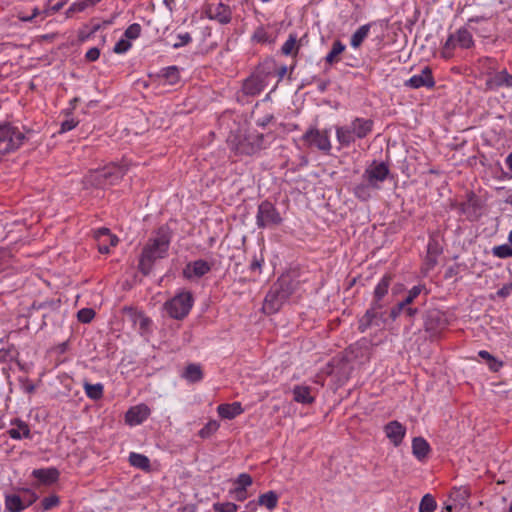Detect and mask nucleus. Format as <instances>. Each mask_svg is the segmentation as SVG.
Returning <instances> with one entry per match:
<instances>
[{"label":"nucleus","instance_id":"obj_46","mask_svg":"<svg viewBox=\"0 0 512 512\" xmlns=\"http://www.w3.org/2000/svg\"><path fill=\"white\" fill-rule=\"evenodd\" d=\"M130 41L126 39H120L114 46L113 51L117 54L126 53L131 48Z\"/></svg>","mask_w":512,"mask_h":512},{"label":"nucleus","instance_id":"obj_56","mask_svg":"<svg viewBox=\"0 0 512 512\" xmlns=\"http://www.w3.org/2000/svg\"><path fill=\"white\" fill-rule=\"evenodd\" d=\"M38 14H39V10H38V8H34V9H33V13H32V15H30V16H27V15L22 16V15H20V16H19V19H20V20H22V21H24V22H29V21H31L33 18H35Z\"/></svg>","mask_w":512,"mask_h":512},{"label":"nucleus","instance_id":"obj_23","mask_svg":"<svg viewBox=\"0 0 512 512\" xmlns=\"http://www.w3.org/2000/svg\"><path fill=\"white\" fill-rule=\"evenodd\" d=\"M11 425L13 427L7 431L10 438L14 440L31 438L30 428L26 422L20 419H15L14 421L11 422Z\"/></svg>","mask_w":512,"mask_h":512},{"label":"nucleus","instance_id":"obj_60","mask_svg":"<svg viewBox=\"0 0 512 512\" xmlns=\"http://www.w3.org/2000/svg\"><path fill=\"white\" fill-rule=\"evenodd\" d=\"M405 312L409 317H414L418 313V309L407 306Z\"/></svg>","mask_w":512,"mask_h":512},{"label":"nucleus","instance_id":"obj_40","mask_svg":"<svg viewBox=\"0 0 512 512\" xmlns=\"http://www.w3.org/2000/svg\"><path fill=\"white\" fill-rule=\"evenodd\" d=\"M425 289L424 285H415L409 291L405 299L402 301L403 304L407 307L414 302V300L420 295V293Z\"/></svg>","mask_w":512,"mask_h":512},{"label":"nucleus","instance_id":"obj_18","mask_svg":"<svg viewBox=\"0 0 512 512\" xmlns=\"http://www.w3.org/2000/svg\"><path fill=\"white\" fill-rule=\"evenodd\" d=\"M150 408L146 404L131 407L125 414V422L130 426L143 423L150 415Z\"/></svg>","mask_w":512,"mask_h":512},{"label":"nucleus","instance_id":"obj_44","mask_svg":"<svg viewBox=\"0 0 512 512\" xmlns=\"http://www.w3.org/2000/svg\"><path fill=\"white\" fill-rule=\"evenodd\" d=\"M95 317V312L91 308H83L78 311L77 318L81 323H89Z\"/></svg>","mask_w":512,"mask_h":512},{"label":"nucleus","instance_id":"obj_25","mask_svg":"<svg viewBox=\"0 0 512 512\" xmlns=\"http://www.w3.org/2000/svg\"><path fill=\"white\" fill-rule=\"evenodd\" d=\"M293 399L297 403L312 404L315 401V396L312 395V389L305 385H296L293 390Z\"/></svg>","mask_w":512,"mask_h":512},{"label":"nucleus","instance_id":"obj_24","mask_svg":"<svg viewBox=\"0 0 512 512\" xmlns=\"http://www.w3.org/2000/svg\"><path fill=\"white\" fill-rule=\"evenodd\" d=\"M219 416L223 419H234L244 412L242 404L240 402H233L230 404H220L217 407Z\"/></svg>","mask_w":512,"mask_h":512},{"label":"nucleus","instance_id":"obj_36","mask_svg":"<svg viewBox=\"0 0 512 512\" xmlns=\"http://www.w3.org/2000/svg\"><path fill=\"white\" fill-rule=\"evenodd\" d=\"M129 462L132 466L142 469L148 470L150 467V460L143 454L131 452L129 455Z\"/></svg>","mask_w":512,"mask_h":512},{"label":"nucleus","instance_id":"obj_11","mask_svg":"<svg viewBox=\"0 0 512 512\" xmlns=\"http://www.w3.org/2000/svg\"><path fill=\"white\" fill-rule=\"evenodd\" d=\"M388 175L389 167L385 163L373 162L365 169L362 178L364 181L369 182L374 189H380L381 183L386 180Z\"/></svg>","mask_w":512,"mask_h":512},{"label":"nucleus","instance_id":"obj_7","mask_svg":"<svg viewBox=\"0 0 512 512\" xmlns=\"http://www.w3.org/2000/svg\"><path fill=\"white\" fill-rule=\"evenodd\" d=\"M26 140L25 133L11 123L0 124V153L6 154L19 149Z\"/></svg>","mask_w":512,"mask_h":512},{"label":"nucleus","instance_id":"obj_27","mask_svg":"<svg viewBox=\"0 0 512 512\" xmlns=\"http://www.w3.org/2000/svg\"><path fill=\"white\" fill-rule=\"evenodd\" d=\"M372 24L367 23L360 26L351 36L350 45L352 48H359L363 41L368 37Z\"/></svg>","mask_w":512,"mask_h":512},{"label":"nucleus","instance_id":"obj_2","mask_svg":"<svg viewBox=\"0 0 512 512\" xmlns=\"http://www.w3.org/2000/svg\"><path fill=\"white\" fill-rule=\"evenodd\" d=\"M486 18L482 16L469 18L464 27L459 28L454 33H451L445 41L441 55L445 59H449L453 56L455 48L470 49L474 46V40L471 34V30L475 31L473 26L474 23L485 21Z\"/></svg>","mask_w":512,"mask_h":512},{"label":"nucleus","instance_id":"obj_37","mask_svg":"<svg viewBox=\"0 0 512 512\" xmlns=\"http://www.w3.org/2000/svg\"><path fill=\"white\" fill-rule=\"evenodd\" d=\"M162 77L169 85H175L180 79L179 70L176 66H169L162 70Z\"/></svg>","mask_w":512,"mask_h":512},{"label":"nucleus","instance_id":"obj_53","mask_svg":"<svg viewBox=\"0 0 512 512\" xmlns=\"http://www.w3.org/2000/svg\"><path fill=\"white\" fill-rule=\"evenodd\" d=\"M88 7H89V5L87 4L86 0H82V1H78V2L74 3L71 6V10L76 11V12H82L85 9H87Z\"/></svg>","mask_w":512,"mask_h":512},{"label":"nucleus","instance_id":"obj_64","mask_svg":"<svg viewBox=\"0 0 512 512\" xmlns=\"http://www.w3.org/2000/svg\"><path fill=\"white\" fill-rule=\"evenodd\" d=\"M447 510H448V511H451V510H452V507H451V506H447Z\"/></svg>","mask_w":512,"mask_h":512},{"label":"nucleus","instance_id":"obj_29","mask_svg":"<svg viewBox=\"0 0 512 512\" xmlns=\"http://www.w3.org/2000/svg\"><path fill=\"white\" fill-rule=\"evenodd\" d=\"M85 394L91 400H100L104 394V386L101 383L91 384L87 381L83 383Z\"/></svg>","mask_w":512,"mask_h":512},{"label":"nucleus","instance_id":"obj_8","mask_svg":"<svg viewBox=\"0 0 512 512\" xmlns=\"http://www.w3.org/2000/svg\"><path fill=\"white\" fill-rule=\"evenodd\" d=\"M283 218L274 204L265 200L257 208L256 225L260 229L275 228L280 226Z\"/></svg>","mask_w":512,"mask_h":512},{"label":"nucleus","instance_id":"obj_51","mask_svg":"<svg viewBox=\"0 0 512 512\" xmlns=\"http://www.w3.org/2000/svg\"><path fill=\"white\" fill-rule=\"evenodd\" d=\"M253 39L257 42H266L267 41V33L263 28H259L255 31L253 35Z\"/></svg>","mask_w":512,"mask_h":512},{"label":"nucleus","instance_id":"obj_41","mask_svg":"<svg viewBox=\"0 0 512 512\" xmlns=\"http://www.w3.org/2000/svg\"><path fill=\"white\" fill-rule=\"evenodd\" d=\"M220 425L216 420H210L202 429L199 431V436L201 438H208L212 434H214Z\"/></svg>","mask_w":512,"mask_h":512},{"label":"nucleus","instance_id":"obj_1","mask_svg":"<svg viewBox=\"0 0 512 512\" xmlns=\"http://www.w3.org/2000/svg\"><path fill=\"white\" fill-rule=\"evenodd\" d=\"M170 243L171 232L167 226H161L152 234L145 243L140 255L138 268L142 274L148 275L154 263L168 255Z\"/></svg>","mask_w":512,"mask_h":512},{"label":"nucleus","instance_id":"obj_42","mask_svg":"<svg viewBox=\"0 0 512 512\" xmlns=\"http://www.w3.org/2000/svg\"><path fill=\"white\" fill-rule=\"evenodd\" d=\"M141 31H142L141 25L138 23H133L126 28V30L124 32V36L128 40H135L141 35Z\"/></svg>","mask_w":512,"mask_h":512},{"label":"nucleus","instance_id":"obj_30","mask_svg":"<svg viewBox=\"0 0 512 512\" xmlns=\"http://www.w3.org/2000/svg\"><path fill=\"white\" fill-rule=\"evenodd\" d=\"M28 505H25L18 495L5 496V508L9 512H22Z\"/></svg>","mask_w":512,"mask_h":512},{"label":"nucleus","instance_id":"obj_4","mask_svg":"<svg viewBox=\"0 0 512 512\" xmlns=\"http://www.w3.org/2000/svg\"><path fill=\"white\" fill-rule=\"evenodd\" d=\"M125 174L126 169L123 166L112 163L103 168L90 171L84 177V184L104 189L117 184Z\"/></svg>","mask_w":512,"mask_h":512},{"label":"nucleus","instance_id":"obj_5","mask_svg":"<svg viewBox=\"0 0 512 512\" xmlns=\"http://www.w3.org/2000/svg\"><path fill=\"white\" fill-rule=\"evenodd\" d=\"M228 143L236 153L242 155H253L264 149V135L257 132H250L245 135H232Z\"/></svg>","mask_w":512,"mask_h":512},{"label":"nucleus","instance_id":"obj_49","mask_svg":"<svg viewBox=\"0 0 512 512\" xmlns=\"http://www.w3.org/2000/svg\"><path fill=\"white\" fill-rule=\"evenodd\" d=\"M406 306L403 304L402 301H400L396 306H394L391 310H390V314L389 316L395 320L396 318L399 317V315L401 314V312L403 310H405Z\"/></svg>","mask_w":512,"mask_h":512},{"label":"nucleus","instance_id":"obj_62","mask_svg":"<svg viewBox=\"0 0 512 512\" xmlns=\"http://www.w3.org/2000/svg\"><path fill=\"white\" fill-rule=\"evenodd\" d=\"M505 164L512 171V152L506 157Z\"/></svg>","mask_w":512,"mask_h":512},{"label":"nucleus","instance_id":"obj_14","mask_svg":"<svg viewBox=\"0 0 512 512\" xmlns=\"http://www.w3.org/2000/svg\"><path fill=\"white\" fill-rule=\"evenodd\" d=\"M485 84L489 90H498L502 87L512 88V75L506 69L491 72L487 75Z\"/></svg>","mask_w":512,"mask_h":512},{"label":"nucleus","instance_id":"obj_9","mask_svg":"<svg viewBox=\"0 0 512 512\" xmlns=\"http://www.w3.org/2000/svg\"><path fill=\"white\" fill-rule=\"evenodd\" d=\"M302 139L309 146L316 147L325 153H329L332 148L329 129L319 130L317 128H309L304 133Z\"/></svg>","mask_w":512,"mask_h":512},{"label":"nucleus","instance_id":"obj_47","mask_svg":"<svg viewBox=\"0 0 512 512\" xmlns=\"http://www.w3.org/2000/svg\"><path fill=\"white\" fill-rule=\"evenodd\" d=\"M177 38L179 39V42L173 44V48L175 49L183 47L192 41V37L188 32L179 34Z\"/></svg>","mask_w":512,"mask_h":512},{"label":"nucleus","instance_id":"obj_33","mask_svg":"<svg viewBox=\"0 0 512 512\" xmlns=\"http://www.w3.org/2000/svg\"><path fill=\"white\" fill-rule=\"evenodd\" d=\"M300 45L297 41V35L295 33L289 34L288 39L284 42L281 47V52L288 55H296L299 51Z\"/></svg>","mask_w":512,"mask_h":512},{"label":"nucleus","instance_id":"obj_39","mask_svg":"<svg viewBox=\"0 0 512 512\" xmlns=\"http://www.w3.org/2000/svg\"><path fill=\"white\" fill-rule=\"evenodd\" d=\"M492 254L500 259L512 257V246L509 244H502L492 248Z\"/></svg>","mask_w":512,"mask_h":512},{"label":"nucleus","instance_id":"obj_55","mask_svg":"<svg viewBox=\"0 0 512 512\" xmlns=\"http://www.w3.org/2000/svg\"><path fill=\"white\" fill-rule=\"evenodd\" d=\"M489 368L494 371V372H497L500 370V368L503 366V363L497 359H495L493 357V359H490L489 361Z\"/></svg>","mask_w":512,"mask_h":512},{"label":"nucleus","instance_id":"obj_10","mask_svg":"<svg viewBox=\"0 0 512 512\" xmlns=\"http://www.w3.org/2000/svg\"><path fill=\"white\" fill-rule=\"evenodd\" d=\"M383 309V307H374L370 304L359 320V331L363 333L372 327L382 328L386 322V312L382 311Z\"/></svg>","mask_w":512,"mask_h":512},{"label":"nucleus","instance_id":"obj_31","mask_svg":"<svg viewBox=\"0 0 512 512\" xmlns=\"http://www.w3.org/2000/svg\"><path fill=\"white\" fill-rule=\"evenodd\" d=\"M345 49L346 46L341 41H334L331 50L325 56V62L329 65L337 63L339 61V55L342 54Z\"/></svg>","mask_w":512,"mask_h":512},{"label":"nucleus","instance_id":"obj_35","mask_svg":"<svg viewBox=\"0 0 512 512\" xmlns=\"http://www.w3.org/2000/svg\"><path fill=\"white\" fill-rule=\"evenodd\" d=\"M183 377L192 383L200 381L203 378L201 367L197 364H189L183 373Z\"/></svg>","mask_w":512,"mask_h":512},{"label":"nucleus","instance_id":"obj_45","mask_svg":"<svg viewBox=\"0 0 512 512\" xmlns=\"http://www.w3.org/2000/svg\"><path fill=\"white\" fill-rule=\"evenodd\" d=\"M213 509L216 512H236L238 510V506L231 502L215 503L213 505Z\"/></svg>","mask_w":512,"mask_h":512},{"label":"nucleus","instance_id":"obj_50","mask_svg":"<svg viewBox=\"0 0 512 512\" xmlns=\"http://www.w3.org/2000/svg\"><path fill=\"white\" fill-rule=\"evenodd\" d=\"M99 57H100V50L96 47L90 48L86 52V55H85V58L90 62H94V61L98 60Z\"/></svg>","mask_w":512,"mask_h":512},{"label":"nucleus","instance_id":"obj_21","mask_svg":"<svg viewBox=\"0 0 512 512\" xmlns=\"http://www.w3.org/2000/svg\"><path fill=\"white\" fill-rule=\"evenodd\" d=\"M59 475L60 473L55 467L34 469L32 471V476L44 485H51L57 482Z\"/></svg>","mask_w":512,"mask_h":512},{"label":"nucleus","instance_id":"obj_20","mask_svg":"<svg viewBox=\"0 0 512 512\" xmlns=\"http://www.w3.org/2000/svg\"><path fill=\"white\" fill-rule=\"evenodd\" d=\"M253 483L252 477L247 473H241L235 480L236 487L231 491L238 501H244L247 498L246 489Z\"/></svg>","mask_w":512,"mask_h":512},{"label":"nucleus","instance_id":"obj_43","mask_svg":"<svg viewBox=\"0 0 512 512\" xmlns=\"http://www.w3.org/2000/svg\"><path fill=\"white\" fill-rule=\"evenodd\" d=\"M60 503V498L57 496V495H49L47 497H45L42 502H41V505H42V509L44 511H48V510H51L55 507H57Z\"/></svg>","mask_w":512,"mask_h":512},{"label":"nucleus","instance_id":"obj_15","mask_svg":"<svg viewBox=\"0 0 512 512\" xmlns=\"http://www.w3.org/2000/svg\"><path fill=\"white\" fill-rule=\"evenodd\" d=\"M206 13L209 19L216 20L220 24H228L232 19L230 7L222 2L210 4Z\"/></svg>","mask_w":512,"mask_h":512},{"label":"nucleus","instance_id":"obj_58","mask_svg":"<svg viewBox=\"0 0 512 512\" xmlns=\"http://www.w3.org/2000/svg\"><path fill=\"white\" fill-rule=\"evenodd\" d=\"M431 249H432V243L430 242V243L428 244V256H427V259H428V261H429V264H430L431 266H434V265L436 264V259H435V257H432V256H431Z\"/></svg>","mask_w":512,"mask_h":512},{"label":"nucleus","instance_id":"obj_17","mask_svg":"<svg viewBox=\"0 0 512 512\" xmlns=\"http://www.w3.org/2000/svg\"><path fill=\"white\" fill-rule=\"evenodd\" d=\"M98 241V251L102 254L110 252V247H114L118 243L116 235L112 234L108 228H99L94 232Z\"/></svg>","mask_w":512,"mask_h":512},{"label":"nucleus","instance_id":"obj_54","mask_svg":"<svg viewBox=\"0 0 512 512\" xmlns=\"http://www.w3.org/2000/svg\"><path fill=\"white\" fill-rule=\"evenodd\" d=\"M273 118L274 117L272 114H266L257 120V125L266 127L273 120Z\"/></svg>","mask_w":512,"mask_h":512},{"label":"nucleus","instance_id":"obj_13","mask_svg":"<svg viewBox=\"0 0 512 512\" xmlns=\"http://www.w3.org/2000/svg\"><path fill=\"white\" fill-rule=\"evenodd\" d=\"M404 85L409 88L419 89L421 87L433 88L435 80L430 67L426 66L420 74H415L405 81Z\"/></svg>","mask_w":512,"mask_h":512},{"label":"nucleus","instance_id":"obj_6","mask_svg":"<svg viewBox=\"0 0 512 512\" xmlns=\"http://www.w3.org/2000/svg\"><path fill=\"white\" fill-rule=\"evenodd\" d=\"M193 303L192 293L182 290L164 303V309L171 318L182 320L189 314Z\"/></svg>","mask_w":512,"mask_h":512},{"label":"nucleus","instance_id":"obj_57","mask_svg":"<svg viewBox=\"0 0 512 512\" xmlns=\"http://www.w3.org/2000/svg\"><path fill=\"white\" fill-rule=\"evenodd\" d=\"M263 264V259H257L255 258L252 263L250 264V269L251 270H258V269H261V266Z\"/></svg>","mask_w":512,"mask_h":512},{"label":"nucleus","instance_id":"obj_32","mask_svg":"<svg viewBox=\"0 0 512 512\" xmlns=\"http://www.w3.org/2000/svg\"><path fill=\"white\" fill-rule=\"evenodd\" d=\"M372 189L374 188L372 187V185H370L369 182L363 181L355 185V187L353 188V193L355 197L358 198L359 200L367 201L368 199L371 198Z\"/></svg>","mask_w":512,"mask_h":512},{"label":"nucleus","instance_id":"obj_28","mask_svg":"<svg viewBox=\"0 0 512 512\" xmlns=\"http://www.w3.org/2000/svg\"><path fill=\"white\" fill-rule=\"evenodd\" d=\"M127 312L133 324L135 326H139V330L141 333H144L145 331L148 330L151 324L150 318L146 317L142 312L136 311L132 308H129Z\"/></svg>","mask_w":512,"mask_h":512},{"label":"nucleus","instance_id":"obj_16","mask_svg":"<svg viewBox=\"0 0 512 512\" xmlns=\"http://www.w3.org/2000/svg\"><path fill=\"white\" fill-rule=\"evenodd\" d=\"M383 430L386 437L395 447L401 445L406 435V427L396 420L388 422Z\"/></svg>","mask_w":512,"mask_h":512},{"label":"nucleus","instance_id":"obj_52","mask_svg":"<svg viewBox=\"0 0 512 512\" xmlns=\"http://www.w3.org/2000/svg\"><path fill=\"white\" fill-rule=\"evenodd\" d=\"M511 291H512V283H509V284L504 285L502 288H500L497 291V295L501 298H505L510 295Z\"/></svg>","mask_w":512,"mask_h":512},{"label":"nucleus","instance_id":"obj_38","mask_svg":"<svg viewBox=\"0 0 512 512\" xmlns=\"http://www.w3.org/2000/svg\"><path fill=\"white\" fill-rule=\"evenodd\" d=\"M437 507L436 501L430 494H426L420 501L419 512H434Z\"/></svg>","mask_w":512,"mask_h":512},{"label":"nucleus","instance_id":"obj_61","mask_svg":"<svg viewBox=\"0 0 512 512\" xmlns=\"http://www.w3.org/2000/svg\"><path fill=\"white\" fill-rule=\"evenodd\" d=\"M287 73V66L283 65L277 70L279 79H282Z\"/></svg>","mask_w":512,"mask_h":512},{"label":"nucleus","instance_id":"obj_19","mask_svg":"<svg viewBox=\"0 0 512 512\" xmlns=\"http://www.w3.org/2000/svg\"><path fill=\"white\" fill-rule=\"evenodd\" d=\"M210 270L211 265L207 261L199 259L187 264L186 268L183 270V274L187 279L193 277L199 278L207 274Z\"/></svg>","mask_w":512,"mask_h":512},{"label":"nucleus","instance_id":"obj_59","mask_svg":"<svg viewBox=\"0 0 512 512\" xmlns=\"http://www.w3.org/2000/svg\"><path fill=\"white\" fill-rule=\"evenodd\" d=\"M478 355L482 358V359H485L487 361H489L490 359H493V356L486 350H481L478 352Z\"/></svg>","mask_w":512,"mask_h":512},{"label":"nucleus","instance_id":"obj_48","mask_svg":"<svg viewBox=\"0 0 512 512\" xmlns=\"http://www.w3.org/2000/svg\"><path fill=\"white\" fill-rule=\"evenodd\" d=\"M77 125H78V121H76L75 119H73V118L67 119L62 122L60 132L64 133V132L71 131Z\"/></svg>","mask_w":512,"mask_h":512},{"label":"nucleus","instance_id":"obj_22","mask_svg":"<svg viewBox=\"0 0 512 512\" xmlns=\"http://www.w3.org/2000/svg\"><path fill=\"white\" fill-rule=\"evenodd\" d=\"M265 86L266 84L262 77L252 75L244 81L242 90L245 95L256 96L264 90Z\"/></svg>","mask_w":512,"mask_h":512},{"label":"nucleus","instance_id":"obj_63","mask_svg":"<svg viewBox=\"0 0 512 512\" xmlns=\"http://www.w3.org/2000/svg\"><path fill=\"white\" fill-rule=\"evenodd\" d=\"M508 240L512 244V230L510 231V233L508 235Z\"/></svg>","mask_w":512,"mask_h":512},{"label":"nucleus","instance_id":"obj_3","mask_svg":"<svg viewBox=\"0 0 512 512\" xmlns=\"http://www.w3.org/2000/svg\"><path fill=\"white\" fill-rule=\"evenodd\" d=\"M371 119L356 117L350 124L336 127V138L340 146L349 147L357 139L367 137L373 129Z\"/></svg>","mask_w":512,"mask_h":512},{"label":"nucleus","instance_id":"obj_12","mask_svg":"<svg viewBox=\"0 0 512 512\" xmlns=\"http://www.w3.org/2000/svg\"><path fill=\"white\" fill-rule=\"evenodd\" d=\"M392 282V275L391 274H384L382 278L379 280L377 285L374 288L373 291V298L370 304H372L374 307H383L385 308L387 306V302L385 300L390 284Z\"/></svg>","mask_w":512,"mask_h":512},{"label":"nucleus","instance_id":"obj_26","mask_svg":"<svg viewBox=\"0 0 512 512\" xmlns=\"http://www.w3.org/2000/svg\"><path fill=\"white\" fill-rule=\"evenodd\" d=\"M431 448L429 443L423 437H415L412 440V453L419 460H424Z\"/></svg>","mask_w":512,"mask_h":512},{"label":"nucleus","instance_id":"obj_34","mask_svg":"<svg viewBox=\"0 0 512 512\" xmlns=\"http://www.w3.org/2000/svg\"><path fill=\"white\" fill-rule=\"evenodd\" d=\"M258 503L261 506H265L269 511H272L277 507L278 495L274 491H268L259 496Z\"/></svg>","mask_w":512,"mask_h":512}]
</instances>
